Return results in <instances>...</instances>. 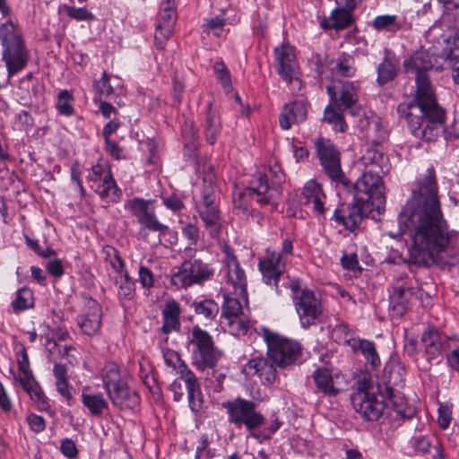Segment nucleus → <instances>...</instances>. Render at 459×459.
<instances>
[{
	"instance_id": "nucleus-1",
	"label": "nucleus",
	"mask_w": 459,
	"mask_h": 459,
	"mask_svg": "<svg viewBox=\"0 0 459 459\" xmlns=\"http://www.w3.org/2000/svg\"><path fill=\"white\" fill-rule=\"evenodd\" d=\"M399 220L409 231L412 263L452 266L459 262V231L451 230L444 217L433 168L419 179Z\"/></svg>"
},
{
	"instance_id": "nucleus-2",
	"label": "nucleus",
	"mask_w": 459,
	"mask_h": 459,
	"mask_svg": "<svg viewBox=\"0 0 459 459\" xmlns=\"http://www.w3.org/2000/svg\"><path fill=\"white\" fill-rule=\"evenodd\" d=\"M451 39L441 36L437 44L427 50L420 49L404 59L403 66L407 74H415L416 91L414 98L408 103L398 106L401 117L405 118L411 134L419 139L432 142L437 140L445 119V109L437 103L436 93L428 75L440 56L433 51H442Z\"/></svg>"
},
{
	"instance_id": "nucleus-3",
	"label": "nucleus",
	"mask_w": 459,
	"mask_h": 459,
	"mask_svg": "<svg viewBox=\"0 0 459 459\" xmlns=\"http://www.w3.org/2000/svg\"><path fill=\"white\" fill-rule=\"evenodd\" d=\"M227 410L229 421L236 427L244 426L249 436L262 443L270 439L280 429L281 422L277 419L265 420L264 415L257 411L256 403L253 401L237 397L222 404Z\"/></svg>"
},
{
	"instance_id": "nucleus-4",
	"label": "nucleus",
	"mask_w": 459,
	"mask_h": 459,
	"mask_svg": "<svg viewBox=\"0 0 459 459\" xmlns=\"http://www.w3.org/2000/svg\"><path fill=\"white\" fill-rule=\"evenodd\" d=\"M379 159H381L380 153L375 150H368L361 157V162L370 168L351 186L354 200L369 204L373 208H379L385 203V187L379 176Z\"/></svg>"
},
{
	"instance_id": "nucleus-5",
	"label": "nucleus",
	"mask_w": 459,
	"mask_h": 459,
	"mask_svg": "<svg viewBox=\"0 0 459 459\" xmlns=\"http://www.w3.org/2000/svg\"><path fill=\"white\" fill-rule=\"evenodd\" d=\"M0 41L3 47L2 60L5 64L8 76L12 77L25 68L30 59V52L21 30L12 22H6L0 26Z\"/></svg>"
},
{
	"instance_id": "nucleus-6",
	"label": "nucleus",
	"mask_w": 459,
	"mask_h": 459,
	"mask_svg": "<svg viewBox=\"0 0 459 459\" xmlns=\"http://www.w3.org/2000/svg\"><path fill=\"white\" fill-rule=\"evenodd\" d=\"M260 334L267 346L268 358L278 367L286 368L299 359L302 347L299 342L287 338L268 328H261Z\"/></svg>"
},
{
	"instance_id": "nucleus-7",
	"label": "nucleus",
	"mask_w": 459,
	"mask_h": 459,
	"mask_svg": "<svg viewBox=\"0 0 459 459\" xmlns=\"http://www.w3.org/2000/svg\"><path fill=\"white\" fill-rule=\"evenodd\" d=\"M384 383L375 384L369 378H364L359 383L357 392L351 397L354 410L367 420H377L383 414L385 407L388 406L385 398L380 396L377 387Z\"/></svg>"
},
{
	"instance_id": "nucleus-8",
	"label": "nucleus",
	"mask_w": 459,
	"mask_h": 459,
	"mask_svg": "<svg viewBox=\"0 0 459 459\" xmlns=\"http://www.w3.org/2000/svg\"><path fill=\"white\" fill-rule=\"evenodd\" d=\"M293 255V244L289 238L282 241L280 250L267 248L259 259L258 268L265 284L273 285L278 291V282Z\"/></svg>"
},
{
	"instance_id": "nucleus-9",
	"label": "nucleus",
	"mask_w": 459,
	"mask_h": 459,
	"mask_svg": "<svg viewBox=\"0 0 459 459\" xmlns=\"http://www.w3.org/2000/svg\"><path fill=\"white\" fill-rule=\"evenodd\" d=\"M290 289L301 326L307 329L316 325L323 315L322 303L316 292L306 288L301 289L297 280L290 281Z\"/></svg>"
},
{
	"instance_id": "nucleus-10",
	"label": "nucleus",
	"mask_w": 459,
	"mask_h": 459,
	"mask_svg": "<svg viewBox=\"0 0 459 459\" xmlns=\"http://www.w3.org/2000/svg\"><path fill=\"white\" fill-rule=\"evenodd\" d=\"M389 377L384 385H379L377 391L379 392L381 398H385L388 406H392L394 411L397 416L403 419H411L416 410L414 407L407 404L405 399L403 396H399L394 388V385H398L403 382L405 376V368L400 363H394L388 368Z\"/></svg>"
},
{
	"instance_id": "nucleus-11",
	"label": "nucleus",
	"mask_w": 459,
	"mask_h": 459,
	"mask_svg": "<svg viewBox=\"0 0 459 459\" xmlns=\"http://www.w3.org/2000/svg\"><path fill=\"white\" fill-rule=\"evenodd\" d=\"M277 195L275 189H270L266 177L259 175L250 182L248 187L234 194V209L243 215L248 212L249 201H255L260 205H274V198Z\"/></svg>"
},
{
	"instance_id": "nucleus-12",
	"label": "nucleus",
	"mask_w": 459,
	"mask_h": 459,
	"mask_svg": "<svg viewBox=\"0 0 459 459\" xmlns=\"http://www.w3.org/2000/svg\"><path fill=\"white\" fill-rule=\"evenodd\" d=\"M192 362L196 368L204 370L213 368L220 357L212 336L198 325L193 327L189 341Z\"/></svg>"
},
{
	"instance_id": "nucleus-13",
	"label": "nucleus",
	"mask_w": 459,
	"mask_h": 459,
	"mask_svg": "<svg viewBox=\"0 0 459 459\" xmlns=\"http://www.w3.org/2000/svg\"><path fill=\"white\" fill-rule=\"evenodd\" d=\"M275 69L281 78L287 82L290 91L299 94L302 89L295 48L290 44H282L274 48Z\"/></svg>"
},
{
	"instance_id": "nucleus-14",
	"label": "nucleus",
	"mask_w": 459,
	"mask_h": 459,
	"mask_svg": "<svg viewBox=\"0 0 459 459\" xmlns=\"http://www.w3.org/2000/svg\"><path fill=\"white\" fill-rule=\"evenodd\" d=\"M315 147L325 174L332 181L349 187L350 182L345 178L341 167V154L334 144L329 139L321 137L316 140Z\"/></svg>"
},
{
	"instance_id": "nucleus-15",
	"label": "nucleus",
	"mask_w": 459,
	"mask_h": 459,
	"mask_svg": "<svg viewBox=\"0 0 459 459\" xmlns=\"http://www.w3.org/2000/svg\"><path fill=\"white\" fill-rule=\"evenodd\" d=\"M196 212L209 236L212 238H221L222 220L218 208L216 195L211 186L204 189L202 200L196 204Z\"/></svg>"
},
{
	"instance_id": "nucleus-16",
	"label": "nucleus",
	"mask_w": 459,
	"mask_h": 459,
	"mask_svg": "<svg viewBox=\"0 0 459 459\" xmlns=\"http://www.w3.org/2000/svg\"><path fill=\"white\" fill-rule=\"evenodd\" d=\"M213 274V269L199 259L186 260L171 275V283L178 288L186 289L201 284Z\"/></svg>"
},
{
	"instance_id": "nucleus-17",
	"label": "nucleus",
	"mask_w": 459,
	"mask_h": 459,
	"mask_svg": "<svg viewBox=\"0 0 459 459\" xmlns=\"http://www.w3.org/2000/svg\"><path fill=\"white\" fill-rule=\"evenodd\" d=\"M90 187L107 202H117L120 196L111 171L107 164L98 163L91 167L87 176Z\"/></svg>"
},
{
	"instance_id": "nucleus-18",
	"label": "nucleus",
	"mask_w": 459,
	"mask_h": 459,
	"mask_svg": "<svg viewBox=\"0 0 459 459\" xmlns=\"http://www.w3.org/2000/svg\"><path fill=\"white\" fill-rule=\"evenodd\" d=\"M126 208L137 219L141 229L160 234L167 233V225L159 221L156 217L155 209L151 201L141 198H134L127 201Z\"/></svg>"
},
{
	"instance_id": "nucleus-19",
	"label": "nucleus",
	"mask_w": 459,
	"mask_h": 459,
	"mask_svg": "<svg viewBox=\"0 0 459 459\" xmlns=\"http://www.w3.org/2000/svg\"><path fill=\"white\" fill-rule=\"evenodd\" d=\"M102 308L97 300L85 297L83 309L77 316V325L88 336L97 335L100 332Z\"/></svg>"
},
{
	"instance_id": "nucleus-20",
	"label": "nucleus",
	"mask_w": 459,
	"mask_h": 459,
	"mask_svg": "<svg viewBox=\"0 0 459 459\" xmlns=\"http://www.w3.org/2000/svg\"><path fill=\"white\" fill-rule=\"evenodd\" d=\"M223 252V273L227 281L232 285L236 293L244 297L247 294L246 273L228 246L224 247Z\"/></svg>"
},
{
	"instance_id": "nucleus-21",
	"label": "nucleus",
	"mask_w": 459,
	"mask_h": 459,
	"mask_svg": "<svg viewBox=\"0 0 459 459\" xmlns=\"http://www.w3.org/2000/svg\"><path fill=\"white\" fill-rule=\"evenodd\" d=\"M16 360L18 375L14 376L15 381L22 386L23 390L33 401L39 403H45L46 397L30 368L28 354H24L23 357H18Z\"/></svg>"
},
{
	"instance_id": "nucleus-22",
	"label": "nucleus",
	"mask_w": 459,
	"mask_h": 459,
	"mask_svg": "<svg viewBox=\"0 0 459 459\" xmlns=\"http://www.w3.org/2000/svg\"><path fill=\"white\" fill-rule=\"evenodd\" d=\"M374 208L369 204L354 200L351 205L342 206L333 213L334 220L342 224L345 229L354 230Z\"/></svg>"
},
{
	"instance_id": "nucleus-23",
	"label": "nucleus",
	"mask_w": 459,
	"mask_h": 459,
	"mask_svg": "<svg viewBox=\"0 0 459 459\" xmlns=\"http://www.w3.org/2000/svg\"><path fill=\"white\" fill-rule=\"evenodd\" d=\"M450 339L451 334H445L435 327L426 329L421 334L420 342L427 360L431 362L440 357L445 352V345L447 340Z\"/></svg>"
},
{
	"instance_id": "nucleus-24",
	"label": "nucleus",
	"mask_w": 459,
	"mask_h": 459,
	"mask_svg": "<svg viewBox=\"0 0 459 459\" xmlns=\"http://www.w3.org/2000/svg\"><path fill=\"white\" fill-rule=\"evenodd\" d=\"M335 89V85H328L326 87L331 101L335 105L343 107V109L351 110L352 114H355L359 106L358 103V90L354 82L348 81L342 82L338 99Z\"/></svg>"
},
{
	"instance_id": "nucleus-25",
	"label": "nucleus",
	"mask_w": 459,
	"mask_h": 459,
	"mask_svg": "<svg viewBox=\"0 0 459 459\" xmlns=\"http://www.w3.org/2000/svg\"><path fill=\"white\" fill-rule=\"evenodd\" d=\"M307 104L303 101L296 100L283 107L279 117V123L283 130H288L292 125L304 122L307 119Z\"/></svg>"
},
{
	"instance_id": "nucleus-26",
	"label": "nucleus",
	"mask_w": 459,
	"mask_h": 459,
	"mask_svg": "<svg viewBox=\"0 0 459 459\" xmlns=\"http://www.w3.org/2000/svg\"><path fill=\"white\" fill-rule=\"evenodd\" d=\"M302 197L304 204L310 208L314 213L322 215L325 212L324 204L326 197L321 186L315 180L307 182L302 191Z\"/></svg>"
},
{
	"instance_id": "nucleus-27",
	"label": "nucleus",
	"mask_w": 459,
	"mask_h": 459,
	"mask_svg": "<svg viewBox=\"0 0 459 459\" xmlns=\"http://www.w3.org/2000/svg\"><path fill=\"white\" fill-rule=\"evenodd\" d=\"M343 342L344 343L348 344L353 351H359L363 355L366 361L373 368L380 366L381 360L376 345L372 341L351 337L347 338L346 336Z\"/></svg>"
},
{
	"instance_id": "nucleus-28",
	"label": "nucleus",
	"mask_w": 459,
	"mask_h": 459,
	"mask_svg": "<svg viewBox=\"0 0 459 459\" xmlns=\"http://www.w3.org/2000/svg\"><path fill=\"white\" fill-rule=\"evenodd\" d=\"M107 393L112 403L120 409H132L139 403L138 394L134 391H131L126 382Z\"/></svg>"
},
{
	"instance_id": "nucleus-29",
	"label": "nucleus",
	"mask_w": 459,
	"mask_h": 459,
	"mask_svg": "<svg viewBox=\"0 0 459 459\" xmlns=\"http://www.w3.org/2000/svg\"><path fill=\"white\" fill-rule=\"evenodd\" d=\"M180 306L174 299L166 300L161 311L163 325L161 331L168 334L170 332L178 331L180 327Z\"/></svg>"
},
{
	"instance_id": "nucleus-30",
	"label": "nucleus",
	"mask_w": 459,
	"mask_h": 459,
	"mask_svg": "<svg viewBox=\"0 0 459 459\" xmlns=\"http://www.w3.org/2000/svg\"><path fill=\"white\" fill-rule=\"evenodd\" d=\"M181 380L186 384L188 403L191 411L194 412L200 411L203 407L204 399L198 379L193 372L191 374L185 375V377Z\"/></svg>"
},
{
	"instance_id": "nucleus-31",
	"label": "nucleus",
	"mask_w": 459,
	"mask_h": 459,
	"mask_svg": "<svg viewBox=\"0 0 459 459\" xmlns=\"http://www.w3.org/2000/svg\"><path fill=\"white\" fill-rule=\"evenodd\" d=\"M82 403L92 416H100L108 409V403L101 393H87L81 395Z\"/></svg>"
},
{
	"instance_id": "nucleus-32",
	"label": "nucleus",
	"mask_w": 459,
	"mask_h": 459,
	"mask_svg": "<svg viewBox=\"0 0 459 459\" xmlns=\"http://www.w3.org/2000/svg\"><path fill=\"white\" fill-rule=\"evenodd\" d=\"M109 278L117 287V294L119 298L131 299L134 294V282L125 269L121 272L112 274L108 273Z\"/></svg>"
},
{
	"instance_id": "nucleus-33",
	"label": "nucleus",
	"mask_w": 459,
	"mask_h": 459,
	"mask_svg": "<svg viewBox=\"0 0 459 459\" xmlns=\"http://www.w3.org/2000/svg\"><path fill=\"white\" fill-rule=\"evenodd\" d=\"M102 380L107 391L126 382V374L122 373L117 364L108 362L102 370Z\"/></svg>"
},
{
	"instance_id": "nucleus-34",
	"label": "nucleus",
	"mask_w": 459,
	"mask_h": 459,
	"mask_svg": "<svg viewBox=\"0 0 459 459\" xmlns=\"http://www.w3.org/2000/svg\"><path fill=\"white\" fill-rule=\"evenodd\" d=\"M314 379L317 389L328 395H335L339 389L335 387L334 380L327 368H319L314 373Z\"/></svg>"
},
{
	"instance_id": "nucleus-35",
	"label": "nucleus",
	"mask_w": 459,
	"mask_h": 459,
	"mask_svg": "<svg viewBox=\"0 0 459 459\" xmlns=\"http://www.w3.org/2000/svg\"><path fill=\"white\" fill-rule=\"evenodd\" d=\"M411 296L412 291L411 289L404 287H397L394 289L390 299L392 308L397 316H402L404 315L407 304Z\"/></svg>"
},
{
	"instance_id": "nucleus-36",
	"label": "nucleus",
	"mask_w": 459,
	"mask_h": 459,
	"mask_svg": "<svg viewBox=\"0 0 459 459\" xmlns=\"http://www.w3.org/2000/svg\"><path fill=\"white\" fill-rule=\"evenodd\" d=\"M324 121L332 125L336 132L344 133L348 128L340 107H335L333 102L325 108Z\"/></svg>"
},
{
	"instance_id": "nucleus-37",
	"label": "nucleus",
	"mask_w": 459,
	"mask_h": 459,
	"mask_svg": "<svg viewBox=\"0 0 459 459\" xmlns=\"http://www.w3.org/2000/svg\"><path fill=\"white\" fill-rule=\"evenodd\" d=\"M372 26L377 30H386L395 32L403 30L405 26V22L398 19L396 15H378L373 22Z\"/></svg>"
},
{
	"instance_id": "nucleus-38",
	"label": "nucleus",
	"mask_w": 459,
	"mask_h": 459,
	"mask_svg": "<svg viewBox=\"0 0 459 459\" xmlns=\"http://www.w3.org/2000/svg\"><path fill=\"white\" fill-rule=\"evenodd\" d=\"M222 327L234 336L245 335L249 329V323L245 316L241 315L230 319H221Z\"/></svg>"
},
{
	"instance_id": "nucleus-39",
	"label": "nucleus",
	"mask_w": 459,
	"mask_h": 459,
	"mask_svg": "<svg viewBox=\"0 0 459 459\" xmlns=\"http://www.w3.org/2000/svg\"><path fill=\"white\" fill-rule=\"evenodd\" d=\"M446 365L451 369L459 373V336L451 334L445 345Z\"/></svg>"
},
{
	"instance_id": "nucleus-40",
	"label": "nucleus",
	"mask_w": 459,
	"mask_h": 459,
	"mask_svg": "<svg viewBox=\"0 0 459 459\" xmlns=\"http://www.w3.org/2000/svg\"><path fill=\"white\" fill-rule=\"evenodd\" d=\"M163 359L166 365L173 368L179 375L180 379H183L185 375L193 373L181 359L178 353L173 350L168 349L163 351Z\"/></svg>"
},
{
	"instance_id": "nucleus-41",
	"label": "nucleus",
	"mask_w": 459,
	"mask_h": 459,
	"mask_svg": "<svg viewBox=\"0 0 459 459\" xmlns=\"http://www.w3.org/2000/svg\"><path fill=\"white\" fill-rule=\"evenodd\" d=\"M398 71L397 64L386 56L377 67V82L383 85L393 81Z\"/></svg>"
},
{
	"instance_id": "nucleus-42",
	"label": "nucleus",
	"mask_w": 459,
	"mask_h": 459,
	"mask_svg": "<svg viewBox=\"0 0 459 459\" xmlns=\"http://www.w3.org/2000/svg\"><path fill=\"white\" fill-rule=\"evenodd\" d=\"M102 255L105 263L112 269V274L125 270V262L115 247L108 245L104 246Z\"/></svg>"
},
{
	"instance_id": "nucleus-43",
	"label": "nucleus",
	"mask_w": 459,
	"mask_h": 459,
	"mask_svg": "<svg viewBox=\"0 0 459 459\" xmlns=\"http://www.w3.org/2000/svg\"><path fill=\"white\" fill-rule=\"evenodd\" d=\"M332 70L333 73L342 76L350 77L355 74L354 59L348 55L339 56L332 62Z\"/></svg>"
},
{
	"instance_id": "nucleus-44",
	"label": "nucleus",
	"mask_w": 459,
	"mask_h": 459,
	"mask_svg": "<svg viewBox=\"0 0 459 459\" xmlns=\"http://www.w3.org/2000/svg\"><path fill=\"white\" fill-rule=\"evenodd\" d=\"M221 130L220 118L215 112L209 110L204 123V133L206 141L212 145L216 141V136Z\"/></svg>"
},
{
	"instance_id": "nucleus-45",
	"label": "nucleus",
	"mask_w": 459,
	"mask_h": 459,
	"mask_svg": "<svg viewBox=\"0 0 459 459\" xmlns=\"http://www.w3.org/2000/svg\"><path fill=\"white\" fill-rule=\"evenodd\" d=\"M259 175L265 176L269 188L275 189V191H277V195L274 198L275 204L280 195L279 186L285 181V176L282 173L281 169L275 164L270 167L268 174L258 173L255 178H257Z\"/></svg>"
},
{
	"instance_id": "nucleus-46",
	"label": "nucleus",
	"mask_w": 459,
	"mask_h": 459,
	"mask_svg": "<svg viewBox=\"0 0 459 459\" xmlns=\"http://www.w3.org/2000/svg\"><path fill=\"white\" fill-rule=\"evenodd\" d=\"M433 55H437L440 56V59L448 62L451 67L453 81L455 84L459 85V56H455L448 47H446L442 51H433Z\"/></svg>"
},
{
	"instance_id": "nucleus-47",
	"label": "nucleus",
	"mask_w": 459,
	"mask_h": 459,
	"mask_svg": "<svg viewBox=\"0 0 459 459\" xmlns=\"http://www.w3.org/2000/svg\"><path fill=\"white\" fill-rule=\"evenodd\" d=\"M176 20L175 0H166L159 13L158 24H169L172 29Z\"/></svg>"
},
{
	"instance_id": "nucleus-48",
	"label": "nucleus",
	"mask_w": 459,
	"mask_h": 459,
	"mask_svg": "<svg viewBox=\"0 0 459 459\" xmlns=\"http://www.w3.org/2000/svg\"><path fill=\"white\" fill-rule=\"evenodd\" d=\"M33 305V295L30 290L27 288L20 289L15 299L12 302L13 308L15 311L27 309Z\"/></svg>"
},
{
	"instance_id": "nucleus-49",
	"label": "nucleus",
	"mask_w": 459,
	"mask_h": 459,
	"mask_svg": "<svg viewBox=\"0 0 459 459\" xmlns=\"http://www.w3.org/2000/svg\"><path fill=\"white\" fill-rule=\"evenodd\" d=\"M244 314L240 301L236 298L226 296L224 299L221 319H230V317H235Z\"/></svg>"
},
{
	"instance_id": "nucleus-50",
	"label": "nucleus",
	"mask_w": 459,
	"mask_h": 459,
	"mask_svg": "<svg viewBox=\"0 0 459 459\" xmlns=\"http://www.w3.org/2000/svg\"><path fill=\"white\" fill-rule=\"evenodd\" d=\"M197 315L203 316L205 319H212L219 312V307L212 299H205L193 304Z\"/></svg>"
},
{
	"instance_id": "nucleus-51",
	"label": "nucleus",
	"mask_w": 459,
	"mask_h": 459,
	"mask_svg": "<svg viewBox=\"0 0 459 459\" xmlns=\"http://www.w3.org/2000/svg\"><path fill=\"white\" fill-rule=\"evenodd\" d=\"M74 101L73 94L67 90H63L58 93L56 109L61 115L71 116L74 114V109L72 105Z\"/></svg>"
},
{
	"instance_id": "nucleus-52",
	"label": "nucleus",
	"mask_w": 459,
	"mask_h": 459,
	"mask_svg": "<svg viewBox=\"0 0 459 459\" xmlns=\"http://www.w3.org/2000/svg\"><path fill=\"white\" fill-rule=\"evenodd\" d=\"M267 362V359L260 356L252 358L243 366L242 373L249 377L255 376L259 377Z\"/></svg>"
},
{
	"instance_id": "nucleus-53",
	"label": "nucleus",
	"mask_w": 459,
	"mask_h": 459,
	"mask_svg": "<svg viewBox=\"0 0 459 459\" xmlns=\"http://www.w3.org/2000/svg\"><path fill=\"white\" fill-rule=\"evenodd\" d=\"M333 27L337 30H342L349 27L351 24L352 18L351 11L337 8L332 13Z\"/></svg>"
},
{
	"instance_id": "nucleus-54",
	"label": "nucleus",
	"mask_w": 459,
	"mask_h": 459,
	"mask_svg": "<svg viewBox=\"0 0 459 459\" xmlns=\"http://www.w3.org/2000/svg\"><path fill=\"white\" fill-rule=\"evenodd\" d=\"M224 20L220 18L219 16L207 19L205 23H204V32L208 35L212 34L216 37H224L226 35L224 29Z\"/></svg>"
},
{
	"instance_id": "nucleus-55",
	"label": "nucleus",
	"mask_w": 459,
	"mask_h": 459,
	"mask_svg": "<svg viewBox=\"0 0 459 459\" xmlns=\"http://www.w3.org/2000/svg\"><path fill=\"white\" fill-rule=\"evenodd\" d=\"M94 89L98 94L99 100L102 97H108L113 93V88L109 83V76L106 72L102 73L101 78L94 82Z\"/></svg>"
},
{
	"instance_id": "nucleus-56",
	"label": "nucleus",
	"mask_w": 459,
	"mask_h": 459,
	"mask_svg": "<svg viewBox=\"0 0 459 459\" xmlns=\"http://www.w3.org/2000/svg\"><path fill=\"white\" fill-rule=\"evenodd\" d=\"M213 69L217 79L221 83L222 87L226 91H229L231 87V79L230 72L225 64L221 61H218L214 64Z\"/></svg>"
},
{
	"instance_id": "nucleus-57",
	"label": "nucleus",
	"mask_w": 459,
	"mask_h": 459,
	"mask_svg": "<svg viewBox=\"0 0 459 459\" xmlns=\"http://www.w3.org/2000/svg\"><path fill=\"white\" fill-rule=\"evenodd\" d=\"M63 8L68 17L76 21H91L94 19V15L86 8H75L66 4Z\"/></svg>"
},
{
	"instance_id": "nucleus-58",
	"label": "nucleus",
	"mask_w": 459,
	"mask_h": 459,
	"mask_svg": "<svg viewBox=\"0 0 459 459\" xmlns=\"http://www.w3.org/2000/svg\"><path fill=\"white\" fill-rule=\"evenodd\" d=\"M172 34V29L169 24L164 26L163 24H157L155 32V45L158 48L163 49L166 41L169 39Z\"/></svg>"
},
{
	"instance_id": "nucleus-59",
	"label": "nucleus",
	"mask_w": 459,
	"mask_h": 459,
	"mask_svg": "<svg viewBox=\"0 0 459 459\" xmlns=\"http://www.w3.org/2000/svg\"><path fill=\"white\" fill-rule=\"evenodd\" d=\"M452 420V405L451 404H440L438 407V418L437 421L442 429L448 428Z\"/></svg>"
},
{
	"instance_id": "nucleus-60",
	"label": "nucleus",
	"mask_w": 459,
	"mask_h": 459,
	"mask_svg": "<svg viewBox=\"0 0 459 459\" xmlns=\"http://www.w3.org/2000/svg\"><path fill=\"white\" fill-rule=\"evenodd\" d=\"M182 234L186 238H187L189 245L195 246L200 238L199 228L190 222L183 226Z\"/></svg>"
},
{
	"instance_id": "nucleus-61",
	"label": "nucleus",
	"mask_w": 459,
	"mask_h": 459,
	"mask_svg": "<svg viewBox=\"0 0 459 459\" xmlns=\"http://www.w3.org/2000/svg\"><path fill=\"white\" fill-rule=\"evenodd\" d=\"M139 281L143 288L150 289L154 284L153 274L152 271L146 266L141 265L139 267Z\"/></svg>"
},
{
	"instance_id": "nucleus-62",
	"label": "nucleus",
	"mask_w": 459,
	"mask_h": 459,
	"mask_svg": "<svg viewBox=\"0 0 459 459\" xmlns=\"http://www.w3.org/2000/svg\"><path fill=\"white\" fill-rule=\"evenodd\" d=\"M445 120H446V118L444 119L443 124H445ZM441 132L444 133L445 137L446 139L459 138V119H454L450 125H448L445 127H444V125H442V127H441L439 133H441ZM438 136L439 135H437V138Z\"/></svg>"
},
{
	"instance_id": "nucleus-63",
	"label": "nucleus",
	"mask_w": 459,
	"mask_h": 459,
	"mask_svg": "<svg viewBox=\"0 0 459 459\" xmlns=\"http://www.w3.org/2000/svg\"><path fill=\"white\" fill-rule=\"evenodd\" d=\"M258 377L264 384L272 385L274 383L276 379V369L274 366L268 361Z\"/></svg>"
},
{
	"instance_id": "nucleus-64",
	"label": "nucleus",
	"mask_w": 459,
	"mask_h": 459,
	"mask_svg": "<svg viewBox=\"0 0 459 459\" xmlns=\"http://www.w3.org/2000/svg\"><path fill=\"white\" fill-rule=\"evenodd\" d=\"M93 100L96 104L99 105V109L105 118H109L112 116L117 115V108L110 103L102 101L101 100H99L97 97H94Z\"/></svg>"
}]
</instances>
